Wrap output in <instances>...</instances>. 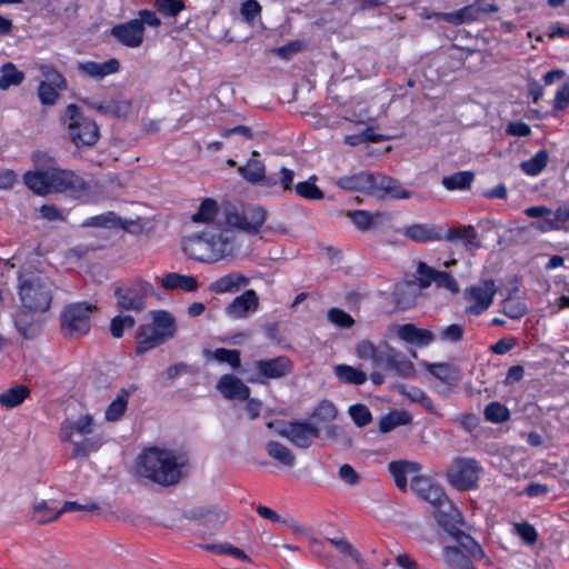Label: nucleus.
Masks as SVG:
<instances>
[{"mask_svg": "<svg viewBox=\"0 0 569 569\" xmlns=\"http://www.w3.org/2000/svg\"><path fill=\"white\" fill-rule=\"evenodd\" d=\"M267 211L261 206H237L231 202H218L212 198H204L196 213L190 218L193 223H216L238 229L248 234H257L263 226Z\"/></svg>", "mask_w": 569, "mask_h": 569, "instance_id": "nucleus-1", "label": "nucleus"}, {"mask_svg": "<svg viewBox=\"0 0 569 569\" xmlns=\"http://www.w3.org/2000/svg\"><path fill=\"white\" fill-rule=\"evenodd\" d=\"M23 182L37 196L68 192L80 197L88 191V184L81 177L58 167L29 170L23 174Z\"/></svg>", "mask_w": 569, "mask_h": 569, "instance_id": "nucleus-2", "label": "nucleus"}, {"mask_svg": "<svg viewBox=\"0 0 569 569\" xmlns=\"http://www.w3.org/2000/svg\"><path fill=\"white\" fill-rule=\"evenodd\" d=\"M134 471L140 479L170 487L178 482V457L173 450L148 447L137 457Z\"/></svg>", "mask_w": 569, "mask_h": 569, "instance_id": "nucleus-3", "label": "nucleus"}, {"mask_svg": "<svg viewBox=\"0 0 569 569\" xmlns=\"http://www.w3.org/2000/svg\"><path fill=\"white\" fill-rule=\"evenodd\" d=\"M445 531L456 542L443 547L442 561L447 569H475L472 562L485 557L480 545L471 536L460 530L457 525L449 526Z\"/></svg>", "mask_w": 569, "mask_h": 569, "instance_id": "nucleus-4", "label": "nucleus"}, {"mask_svg": "<svg viewBox=\"0 0 569 569\" xmlns=\"http://www.w3.org/2000/svg\"><path fill=\"white\" fill-rule=\"evenodd\" d=\"M19 296L27 310L43 312L50 307L52 300L51 282L43 274L20 276Z\"/></svg>", "mask_w": 569, "mask_h": 569, "instance_id": "nucleus-5", "label": "nucleus"}, {"mask_svg": "<svg viewBox=\"0 0 569 569\" xmlns=\"http://www.w3.org/2000/svg\"><path fill=\"white\" fill-rule=\"evenodd\" d=\"M62 121L68 130V136L76 147H91L99 137L98 124L84 116L77 104H69L62 116Z\"/></svg>", "mask_w": 569, "mask_h": 569, "instance_id": "nucleus-6", "label": "nucleus"}, {"mask_svg": "<svg viewBox=\"0 0 569 569\" xmlns=\"http://www.w3.org/2000/svg\"><path fill=\"white\" fill-rule=\"evenodd\" d=\"M160 24L154 11L143 9L138 12V18L112 27L110 34L124 47L134 49L144 41L146 26L158 28Z\"/></svg>", "mask_w": 569, "mask_h": 569, "instance_id": "nucleus-7", "label": "nucleus"}, {"mask_svg": "<svg viewBox=\"0 0 569 569\" xmlns=\"http://www.w3.org/2000/svg\"><path fill=\"white\" fill-rule=\"evenodd\" d=\"M482 467L470 457H456L447 468L446 477L449 485L459 491L477 488Z\"/></svg>", "mask_w": 569, "mask_h": 569, "instance_id": "nucleus-8", "label": "nucleus"}, {"mask_svg": "<svg viewBox=\"0 0 569 569\" xmlns=\"http://www.w3.org/2000/svg\"><path fill=\"white\" fill-rule=\"evenodd\" d=\"M96 310V306L77 302L66 307L61 315L62 329L70 337H81L87 335L90 330V317Z\"/></svg>", "mask_w": 569, "mask_h": 569, "instance_id": "nucleus-9", "label": "nucleus"}, {"mask_svg": "<svg viewBox=\"0 0 569 569\" xmlns=\"http://www.w3.org/2000/svg\"><path fill=\"white\" fill-rule=\"evenodd\" d=\"M433 508V517L443 529L461 522V515L449 500L441 486L436 485L423 499Z\"/></svg>", "mask_w": 569, "mask_h": 569, "instance_id": "nucleus-10", "label": "nucleus"}, {"mask_svg": "<svg viewBox=\"0 0 569 569\" xmlns=\"http://www.w3.org/2000/svg\"><path fill=\"white\" fill-rule=\"evenodd\" d=\"M98 429H61L59 438L62 442L72 447L71 457L82 458L101 445V436Z\"/></svg>", "mask_w": 569, "mask_h": 569, "instance_id": "nucleus-11", "label": "nucleus"}, {"mask_svg": "<svg viewBox=\"0 0 569 569\" xmlns=\"http://www.w3.org/2000/svg\"><path fill=\"white\" fill-rule=\"evenodd\" d=\"M254 373L248 378L250 382L267 385L271 379H281L293 370V362L286 356L261 359L253 362Z\"/></svg>", "mask_w": 569, "mask_h": 569, "instance_id": "nucleus-12", "label": "nucleus"}, {"mask_svg": "<svg viewBox=\"0 0 569 569\" xmlns=\"http://www.w3.org/2000/svg\"><path fill=\"white\" fill-rule=\"evenodd\" d=\"M496 291L493 280H483L468 288L465 298L472 303L467 308V312L478 316L486 311L491 306Z\"/></svg>", "mask_w": 569, "mask_h": 569, "instance_id": "nucleus-13", "label": "nucleus"}, {"mask_svg": "<svg viewBox=\"0 0 569 569\" xmlns=\"http://www.w3.org/2000/svg\"><path fill=\"white\" fill-rule=\"evenodd\" d=\"M442 240L450 243H460L468 251L481 248L476 228L471 224H455L448 229L441 226Z\"/></svg>", "mask_w": 569, "mask_h": 569, "instance_id": "nucleus-14", "label": "nucleus"}, {"mask_svg": "<svg viewBox=\"0 0 569 569\" xmlns=\"http://www.w3.org/2000/svg\"><path fill=\"white\" fill-rule=\"evenodd\" d=\"M376 173L360 171L350 176H343L335 180V184L342 190L373 194Z\"/></svg>", "mask_w": 569, "mask_h": 569, "instance_id": "nucleus-15", "label": "nucleus"}, {"mask_svg": "<svg viewBox=\"0 0 569 569\" xmlns=\"http://www.w3.org/2000/svg\"><path fill=\"white\" fill-rule=\"evenodd\" d=\"M276 437L290 442L293 447L299 449H308L312 446L319 445L321 437V429H274Z\"/></svg>", "mask_w": 569, "mask_h": 569, "instance_id": "nucleus-16", "label": "nucleus"}, {"mask_svg": "<svg viewBox=\"0 0 569 569\" xmlns=\"http://www.w3.org/2000/svg\"><path fill=\"white\" fill-rule=\"evenodd\" d=\"M180 244L184 253L190 258L200 261H212L208 242V231L184 237Z\"/></svg>", "mask_w": 569, "mask_h": 569, "instance_id": "nucleus-17", "label": "nucleus"}, {"mask_svg": "<svg viewBox=\"0 0 569 569\" xmlns=\"http://www.w3.org/2000/svg\"><path fill=\"white\" fill-rule=\"evenodd\" d=\"M120 63L117 59L112 58L103 62L96 61H79L77 69L82 77H88L93 80H102L106 77L119 71Z\"/></svg>", "mask_w": 569, "mask_h": 569, "instance_id": "nucleus-18", "label": "nucleus"}, {"mask_svg": "<svg viewBox=\"0 0 569 569\" xmlns=\"http://www.w3.org/2000/svg\"><path fill=\"white\" fill-rule=\"evenodd\" d=\"M388 469L396 482V486L401 491H406L409 479L411 480L418 477L421 471V466L413 461L398 460L390 462Z\"/></svg>", "mask_w": 569, "mask_h": 569, "instance_id": "nucleus-19", "label": "nucleus"}, {"mask_svg": "<svg viewBox=\"0 0 569 569\" xmlns=\"http://www.w3.org/2000/svg\"><path fill=\"white\" fill-rule=\"evenodd\" d=\"M402 234L418 243L442 241L441 226L436 223H413L403 228Z\"/></svg>", "mask_w": 569, "mask_h": 569, "instance_id": "nucleus-20", "label": "nucleus"}, {"mask_svg": "<svg viewBox=\"0 0 569 569\" xmlns=\"http://www.w3.org/2000/svg\"><path fill=\"white\" fill-rule=\"evenodd\" d=\"M259 306V298L254 290H246L242 295L233 299L228 305L226 312L229 317L234 319L246 318L248 313L254 312Z\"/></svg>", "mask_w": 569, "mask_h": 569, "instance_id": "nucleus-21", "label": "nucleus"}, {"mask_svg": "<svg viewBox=\"0 0 569 569\" xmlns=\"http://www.w3.org/2000/svg\"><path fill=\"white\" fill-rule=\"evenodd\" d=\"M208 242L212 261L233 253V233L228 229H221L217 234L208 232Z\"/></svg>", "mask_w": 569, "mask_h": 569, "instance_id": "nucleus-22", "label": "nucleus"}, {"mask_svg": "<svg viewBox=\"0 0 569 569\" xmlns=\"http://www.w3.org/2000/svg\"><path fill=\"white\" fill-rule=\"evenodd\" d=\"M375 193L380 198L409 199L411 192L402 187L395 178L381 173L376 174Z\"/></svg>", "mask_w": 569, "mask_h": 569, "instance_id": "nucleus-23", "label": "nucleus"}, {"mask_svg": "<svg viewBox=\"0 0 569 569\" xmlns=\"http://www.w3.org/2000/svg\"><path fill=\"white\" fill-rule=\"evenodd\" d=\"M267 455L283 468L291 469L296 466V455L281 441V438L269 439L263 443Z\"/></svg>", "mask_w": 569, "mask_h": 569, "instance_id": "nucleus-24", "label": "nucleus"}, {"mask_svg": "<svg viewBox=\"0 0 569 569\" xmlns=\"http://www.w3.org/2000/svg\"><path fill=\"white\" fill-rule=\"evenodd\" d=\"M217 389L230 400H246L250 396V388L233 375H223L218 381Z\"/></svg>", "mask_w": 569, "mask_h": 569, "instance_id": "nucleus-25", "label": "nucleus"}, {"mask_svg": "<svg viewBox=\"0 0 569 569\" xmlns=\"http://www.w3.org/2000/svg\"><path fill=\"white\" fill-rule=\"evenodd\" d=\"M392 296L398 309L407 310L416 305L420 289L413 280L403 281L396 284Z\"/></svg>", "mask_w": 569, "mask_h": 569, "instance_id": "nucleus-26", "label": "nucleus"}, {"mask_svg": "<svg viewBox=\"0 0 569 569\" xmlns=\"http://www.w3.org/2000/svg\"><path fill=\"white\" fill-rule=\"evenodd\" d=\"M167 339L162 336L161 332L157 330L152 323L142 325L139 327L137 333L136 352L138 355H143L157 346L163 343Z\"/></svg>", "mask_w": 569, "mask_h": 569, "instance_id": "nucleus-27", "label": "nucleus"}, {"mask_svg": "<svg viewBox=\"0 0 569 569\" xmlns=\"http://www.w3.org/2000/svg\"><path fill=\"white\" fill-rule=\"evenodd\" d=\"M250 279L240 272H230L213 281L209 289L216 293L236 292L249 284Z\"/></svg>", "mask_w": 569, "mask_h": 569, "instance_id": "nucleus-28", "label": "nucleus"}, {"mask_svg": "<svg viewBox=\"0 0 569 569\" xmlns=\"http://www.w3.org/2000/svg\"><path fill=\"white\" fill-rule=\"evenodd\" d=\"M337 415L338 409L333 402L321 400L312 411V423L291 421L289 422V427H315L313 423H329L336 419Z\"/></svg>", "mask_w": 569, "mask_h": 569, "instance_id": "nucleus-29", "label": "nucleus"}, {"mask_svg": "<svg viewBox=\"0 0 569 569\" xmlns=\"http://www.w3.org/2000/svg\"><path fill=\"white\" fill-rule=\"evenodd\" d=\"M114 295L117 298V306L121 310L141 311L146 308V303L134 291L132 284L126 288H117Z\"/></svg>", "mask_w": 569, "mask_h": 569, "instance_id": "nucleus-30", "label": "nucleus"}, {"mask_svg": "<svg viewBox=\"0 0 569 569\" xmlns=\"http://www.w3.org/2000/svg\"><path fill=\"white\" fill-rule=\"evenodd\" d=\"M332 445L337 449H352V439L348 429H321L319 445Z\"/></svg>", "mask_w": 569, "mask_h": 569, "instance_id": "nucleus-31", "label": "nucleus"}, {"mask_svg": "<svg viewBox=\"0 0 569 569\" xmlns=\"http://www.w3.org/2000/svg\"><path fill=\"white\" fill-rule=\"evenodd\" d=\"M440 20L449 22L455 26L462 24L465 22H471L479 19V9L477 2L466 6L455 12H440L437 14Z\"/></svg>", "mask_w": 569, "mask_h": 569, "instance_id": "nucleus-32", "label": "nucleus"}, {"mask_svg": "<svg viewBox=\"0 0 569 569\" xmlns=\"http://www.w3.org/2000/svg\"><path fill=\"white\" fill-rule=\"evenodd\" d=\"M31 312L32 311L29 310H22L14 319L17 330L26 339H33L40 332V323Z\"/></svg>", "mask_w": 569, "mask_h": 569, "instance_id": "nucleus-33", "label": "nucleus"}, {"mask_svg": "<svg viewBox=\"0 0 569 569\" xmlns=\"http://www.w3.org/2000/svg\"><path fill=\"white\" fill-rule=\"evenodd\" d=\"M151 323L157 328L159 332L166 339H169L173 336L176 331V318L164 310H154L150 312Z\"/></svg>", "mask_w": 569, "mask_h": 569, "instance_id": "nucleus-34", "label": "nucleus"}, {"mask_svg": "<svg viewBox=\"0 0 569 569\" xmlns=\"http://www.w3.org/2000/svg\"><path fill=\"white\" fill-rule=\"evenodd\" d=\"M475 180L472 171H458L442 178L441 183L447 190H469Z\"/></svg>", "mask_w": 569, "mask_h": 569, "instance_id": "nucleus-35", "label": "nucleus"}, {"mask_svg": "<svg viewBox=\"0 0 569 569\" xmlns=\"http://www.w3.org/2000/svg\"><path fill=\"white\" fill-rule=\"evenodd\" d=\"M130 391L127 389L120 390L112 402L107 407L104 417L108 422H117L120 417L126 412Z\"/></svg>", "mask_w": 569, "mask_h": 569, "instance_id": "nucleus-36", "label": "nucleus"}, {"mask_svg": "<svg viewBox=\"0 0 569 569\" xmlns=\"http://www.w3.org/2000/svg\"><path fill=\"white\" fill-rule=\"evenodd\" d=\"M229 519V509L222 506H207L203 526L212 529L221 528Z\"/></svg>", "mask_w": 569, "mask_h": 569, "instance_id": "nucleus-37", "label": "nucleus"}, {"mask_svg": "<svg viewBox=\"0 0 569 569\" xmlns=\"http://www.w3.org/2000/svg\"><path fill=\"white\" fill-rule=\"evenodd\" d=\"M29 389L23 385L14 386L0 393V405L6 408H13L23 402L28 397Z\"/></svg>", "mask_w": 569, "mask_h": 569, "instance_id": "nucleus-38", "label": "nucleus"}, {"mask_svg": "<svg viewBox=\"0 0 569 569\" xmlns=\"http://www.w3.org/2000/svg\"><path fill=\"white\" fill-rule=\"evenodd\" d=\"M264 171V164L254 159H250L244 166L238 168V172L241 177L254 186L260 182Z\"/></svg>", "mask_w": 569, "mask_h": 569, "instance_id": "nucleus-39", "label": "nucleus"}, {"mask_svg": "<svg viewBox=\"0 0 569 569\" xmlns=\"http://www.w3.org/2000/svg\"><path fill=\"white\" fill-rule=\"evenodd\" d=\"M548 159H549L548 151L545 149H541L530 159L522 161L520 163V168L525 173H527L529 176H537L545 169V167L547 166Z\"/></svg>", "mask_w": 569, "mask_h": 569, "instance_id": "nucleus-40", "label": "nucleus"}, {"mask_svg": "<svg viewBox=\"0 0 569 569\" xmlns=\"http://www.w3.org/2000/svg\"><path fill=\"white\" fill-rule=\"evenodd\" d=\"M336 376L343 382L362 385L367 381L366 372L348 365H338L335 368Z\"/></svg>", "mask_w": 569, "mask_h": 569, "instance_id": "nucleus-41", "label": "nucleus"}, {"mask_svg": "<svg viewBox=\"0 0 569 569\" xmlns=\"http://www.w3.org/2000/svg\"><path fill=\"white\" fill-rule=\"evenodd\" d=\"M204 355L208 359L229 363L233 369H238L241 366L240 351L237 349L218 348L214 351L206 350Z\"/></svg>", "mask_w": 569, "mask_h": 569, "instance_id": "nucleus-42", "label": "nucleus"}, {"mask_svg": "<svg viewBox=\"0 0 569 569\" xmlns=\"http://www.w3.org/2000/svg\"><path fill=\"white\" fill-rule=\"evenodd\" d=\"M393 357H398V350L385 343L377 347L371 362L373 367L388 370Z\"/></svg>", "mask_w": 569, "mask_h": 569, "instance_id": "nucleus-43", "label": "nucleus"}, {"mask_svg": "<svg viewBox=\"0 0 569 569\" xmlns=\"http://www.w3.org/2000/svg\"><path fill=\"white\" fill-rule=\"evenodd\" d=\"M23 78V73L13 63H4L1 68L0 88L6 90L11 86H18L22 82Z\"/></svg>", "mask_w": 569, "mask_h": 569, "instance_id": "nucleus-44", "label": "nucleus"}, {"mask_svg": "<svg viewBox=\"0 0 569 569\" xmlns=\"http://www.w3.org/2000/svg\"><path fill=\"white\" fill-rule=\"evenodd\" d=\"M317 177L312 176L307 181L298 182L295 186L296 193L308 200H320L325 197L322 190L316 186Z\"/></svg>", "mask_w": 569, "mask_h": 569, "instance_id": "nucleus-45", "label": "nucleus"}, {"mask_svg": "<svg viewBox=\"0 0 569 569\" xmlns=\"http://www.w3.org/2000/svg\"><path fill=\"white\" fill-rule=\"evenodd\" d=\"M61 516L60 509L57 510L48 505L47 501H41L34 505L32 518L39 525H44L49 521L56 520Z\"/></svg>", "mask_w": 569, "mask_h": 569, "instance_id": "nucleus-46", "label": "nucleus"}, {"mask_svg": "<svg viewBox=\"0 0 569 569\" xmlns=\"http://www.w3.org/2000/svg\"><path fill=\"white\" fill-rule=\"evenodd\" d=\"M485 418L492 423H502L509 419L510 412L508 408L497 401L488 403L485 408Z\"/></svg>", "mask_w": 569, "mask_h": 569, "instance_id": "nucleus-47", "label": "nucleus"}, {"mask_svg": "<svg viewBox=\"0 0 569 569\" xmlns=\"http://www.w3.org/2000/svg\"><path fill=\"white\" fill-rule=\"evenodd\" d=\"M388 371H392L403 378L412 377L416 373L413 363L400 351H398V357H393Z\"/></svg>", "mask_w": 569, "mask_h": 569, "instance_id": "nucleus-48", "label": "nucleus"}, {"mask_svg": "<svg viewBox=\"0 0 569 569\" xmlns=\"http://www.w3.org/2000/svg\"><path fill=\"white\" fill-rule=\"evenodd\" d=\"M38 69L41 76L46 78L44 82L51 83L60 90L67 89L66 78L52 64L41 63Z\"/></svg>", "mask_w": 569, "mask_h": 569, "instance_id": "nucleus-49", "label": "nucleus"}, {"mask_svg": "<svg viewBox=\"0 0 569 569\" xmlns=\"http://www.w3.org/2000/svg\"><path fill=\"white\" fill-rule=\"evenodd\" d=\"M411 423V416L406 411H390L383 416L378 427H401Z\"/></svg>", "mask_w": 569, "mask_h": 569, "instance_id": "nucleus-50", "label": "nucleus"}, {"mask_svg": "<svg viewBox=\"0 0 569 569\" xmlns=\"http://www.w3.org/2000/svg\"><path fill=\"white\" fill-rule=\"evenodd\" d=\"M119 224V220L113 212H106L99 216H93L86 219L82 223L83 227L97 228H113Z\"/></svg>", "mask_w": 569, "mask_h": 569, "instance_id": "nucleus-51", "label": "nucleus"}, {"mask_svg": "<svg viewBox=\"0 0 569 569\" xmlns=\"http://www.w3.org/2000/svg\"><path fill=\"white\" fill-rule=\"evenodd\" d=\"M438 271L439 270L429 267L426 262L419 261L417 266V274L419 281L417 286L419 287V289H426L431 284V282H435L437 279Z\"/></svg>", "mask_w": 569, "mask_h": 569, "instance_id": "nucleus-52", "label": "nucleus"}, {"mask_svg": "<svg viewBox=\"0 0 569 569\" xmlns=\"http://www.w3.org/2000/svg\"><path fill=\"white\" fill-rule=\"evenodd\" d=\"M501 311L511 319H519L527 313V307L523 302L509 297L502 301Z\"/></svg>", "mask_w": 569, "mask_h": 569, "instance_id": "nucleus-53", "label": "nucleus"}, {"mask_svg": "<svg viewBox=\"0 0 569 569\" xmlns=\"http://www.w3.org/2000/svg\"><path fill=\"white\" fill-rule=\"evenodd\" d=\"M348 412L357 427H365L372 420L369 408L362 403L350 406Z\"/></svg>", "mask_w": 569, "mask_h": 569, "instance_id": "nucleus-54", "label": "nucleus"}, {"mask_svg": "<svg viewBox=\"0 0 569 569\" xmlns=\"http://www.w3.org/2000/svg\"><path fill=\"white\" fill-rule=\"evenodd\" d=\"M346 216L361 231L369 230L373 224V216L366 210L347 211Z\"/></svg>", "mask_w": 569, "mask_h": 569, "instance_id": "nucleus-55", "label": "nucleus"}, {"mask_svg": "<svg viewBox=\"0 0 569 569\" xmlns=\"http://www.w3.org/2000/svg\"><path fill=\"white\" fill-rule=\"evenodd\" d=\"M131 284L144 303L148 298H156L158 300L161 299V295L154 288V286L146 280L136 279Z\"/></svg>", "mask_w": 569, "mask_h": 569, "instance_id": "nucleus-56", "label": "nucleus"}, {"mask_svg": "<svg viewBox=\"0 0 569 569\" xmlns=\"http://www.w3.org/2000/svg\"><path fill=\"white\" fill-rule=\"evenodd\" d=\"M58 88L48 82H40L38 88V96L42 104L52 106L56 103L59 93Z\"/></svg>", "mask_w": 569, "mask_h": 569, "instance_id": "nucleus-57", "label": "nucleus"}, {"mask_svg": "<svg viewBox=\"0 0 569 569\" xmlns=\"http://www.w3.org/2000/svg\"><path fill=\"white\" fill-rule=\"evenodd\" d=\"M134 318L131 316H117L111 320L110 331L114 338H120L126 328L134 326Z\"/></svg>", "mask_w": 569, "mask_h": 569, "instance_id": "nucleus-58", "label": "nucleus"}, {"mask_svg": "<svg viewBox=\"0 0 569 569\" xmlns=\"http://www.w3.org/2000/svg\"><path fill=\"white\" fill-rule=\"evenodd\" d=\"M390 430L391 429H365L362 438L367 441L368 448L378 447L387 440Z\"/></svg>", "mask_w": 569, "mask_h": 569, "instance_id": "nucleus-59", "label": "nucleus"}, {"mask_svg": "<svg viewBox=\"0 0 569 569\" xmlns=\"http://www.w3.org/2000/svg\"><path fill=\"white\" fill-rule=\"evenodd\" d=\"M328 319L341 328H350L355 323L352 317L349 313L338 308H331L328 311Z\"/></svg>", "mask_w": 569, "mask_h": 569, "instance_id": "nucleus-60", "label": "nucleus"}, {"mask_svg": "<svg viewBox=\"0 0 569 569\" xmlns=\"http://www.w3.org/2000/svg\"><path fill=\"white\" fill-rule=\"evenodd\" d=\"M240 13L246 22L252 23V21L261 13V6L257 0H246L241 4Z\"/></svg>", "mask_w": 569, "mask_h": 569, "instance_id": "nucleus-61", "label": "nucleus"}, {"mask_svg": "<svg viewBox=\"0 0 569 569\" xmlns=\"http://www.w3.org/2000/svg\"><path fill=\"white\" fill-rule=\"evenodd\" d=\"M463 326L453 323L443 328L439 333V338L442 341L459 342L463 338Z\"/></svg>", "mask_w": 569, "mask_h": 569, "instance_id": "nucleus-62", "label": "nucleus"}, {"mask_svg": "<svg viewBox=\"0 0 569 569\" xmlns=\"http://www.w3.org/2000/svg\"><path fill=\"white\" fill-rule=\"evenodd\" d=\"M429 371L432 376L443 382H450L455 379V369L448 363H433L429 366Z\"/></svg>", "mask_w": 569, "mask_h": 569, "instance_id": "nucleus-63", "label": "nucleus"}, {"mask_svg": "<svg viewBox=\"0 0 569 569\" xmlns=\"http://www.w3.org/2000/svg\"><path fill=\"white\" fill-rule=\"evenodd\" d=\"M131 103L128 100H112L108 102L107 111L110 116L124 118L130 113Z\"/></svg>", "mask_w": 569, "mask_h": 569, "instance_id": "nucleus-64", "label": "nucleus"}]
</instances>
